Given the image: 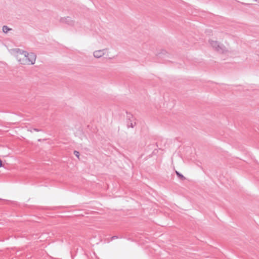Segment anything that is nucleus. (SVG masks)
<instances>
[{
	"instance_id": "2",
	"label": "nucleus",
	"mask_w": 259,
	"mask_h": 259,
	"mask_svg": "<svg viewBox=\"0 0 259 259\" xmlns=\"http://www.w3.org/2000/svg\"><path fill=\"white\" fill-rule=\"evenodd\" d=\"M209 42L212 48L217 52L220 53H224L227 51L225 46L223 44H220L218 41L209 40Z\"/></svg>"
},
{
	"instance_id": "9",
	"label": "nucleus",
	"mask_w": 259,
	"mask_h": 259,
	"mask_svg": "<svg viewBox=\"0 0 259 259\" xmlns=\"http://www.w3.org/2000/svg\"><path fill=\"white\" fill-rule=\"evenodd\" d=\"M41 130L40 129H38V128H33L32 130H30V131L31 132H32L33 131H35V132H40L41 131Z\"/></svg>"
},
{
	"instance_id": "7",
	"label": "nucleus",
	"mask_w": 259,
	"mask_h": 259,
	"mask_svg": "<svg viewBox=\"0 0 259 259\" xmlns=\"http://www.w3.org/2000/svg\"><path fill=\"white\" fill-rule=\"evenodd\" d=\"M11 29L9 28L6 25H4L3 27V31L6 33H7L9 30H10Z\"/></svg>"
},
{
	"instance_id": "11",
	"label": "nucleus",
	"mask_w": 259,
	"mask_h": 259,
	"mask_svg": "<svg viewBox=\"0 0 259 259\" xmlns=\"http://www.w3.org/2000/svg\"><path fill=\"white\" fill-rule=\"evenodd\" d=\"M118 237L117 236H113L111 238V240H113L115 239H117Z\"/></svg>"
},
{
	"instance_id": "3",
	"label": "nucleus",
	"mask_w": 259,
	"mask_h": 259,
	"mask_svg": "<svg viewBox=\"0 0 259 259\" xmlns=\"http://www.w3.org/2000/svg\"><path fill=\"white\" fill-rule=\"evenodd\" d=\"M107 51V49H103L95 51L93 53L94 57L96 58H100L103 56L105 54V52Z\"/></svg>"
},
{
	"instance_id": "10",
	"label": "nucleus",
	"mask_w": 259,
	"mask_h": 259,
	"mask_svg": "<svg viewBox=\"0 0 259 259\" xmlns=\"http://www.w3.org/2000/svg\"><path fill=\"white\" fill-rule=\"evenodd\" d=\"M74 154L77 157L79 158V152L75 150L74 151Z\"/></svg>"
},
{
	"instance_id": "4",
	"label": "nucleus",
	"mask_w": 259,
	"mask_h": 259,
	"mask_svg": "<svg viewBox=\"0 0 259 259\" xmlns=\"http://www.w3.org/2000/svg\"><path fill=\"white\" fill-rule=\"evenodd\" d=\"M15 51L17 53L16 58L18 60V58L19 57H22L23 56H25L26 55H28V52L25 51H23L22 50H21L20 49H16L15 50Z\"/></svg>"
},
{
	"instance_id": "12",
	"label": "nucleus",
	"mask_w": 259,
	"mask_h": 259,
	"mask_svg": "<svg viewBox=\"0 0 259 259\" xmlns=\"http://www.w3.org/2000/svg\"><path fill=\"white\" fill-rule=\"evenodd\" d=\"M2 160L0 159V167L2 166Z\"/></svg>"
},
{
	"instance_id": "1",
	"label": "nucleus",
	"mask_w": 259,
	"mask_h": 259,
	"mask_svg": "<svg viewBox=\"0 0 259 259\" xmlns=\"http://www.w3.org/2000/svg\"><path fill=\"white\" fill-rule=\"evenodd\" d=\"M36 56L33 53H28V55L23 56L22 57L18 58V62L21 64H34L35 62Z\"/></svg>"
},
{
	"instance_id": "5",
	"label": "nucleus",
	"mask_w": 259,
	"mask_h": 259,
	"mask_svg": "<svg viewBox=\"0 0 259 259\" xmlns=\"http://www.w3.org/2000/svg\"><path fill=\"white\" fill-rule=\"evenodd\" d=\"M60 21L61 23H66L70 25H73V23L69 17L61 18Z\"/></svg>"
},
{
	"instance_id": "8",
	"label": "nucleus",
	"mask_w": 259,
	"mask_h": 259,
	"mask_svg": "<svg viewBox=\"0 0 259 259\" xmlns=\"http://www.w3.org/2000/svg\"><path fill=\"white\" fill-rule=\"evenodd\" d=\"M136 125V122H134V123H133V122H131L130 123V124H129L128 123H127V127H132V128H133Z\"/></svg>"
},
{
	"instance_id": "6",
	"label": "nucleus",
	"mask_w": 259,
	"mask_h": 259,
	"mask_svg": "<svg viewBox=\"0 0 259 259\" xmlns=\"http://www.w3.org/2000/svg\"><path fill=\"white\" fill-rule=\"evenodd\" d=\"M176 174L177 176H178V177L181 180H185L186 179V178L182 174L180 173L179 171H176Z\"/></svg>"
}]
</instances>
